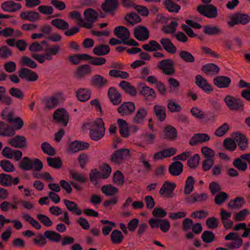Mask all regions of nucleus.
<instances>
[{
    "mask_svg": "<svg viewBox=\"0 0 250 250\" xmlns=\"http://www.w3.org/2000/svg\"><path fill=\"white\" fill-rule=\"evenodd\" d=\"M48 240L51 242L59 243L62 240V235L58 232L51 230H47L43 234L38 233L36 237L32 238V241L35 246L42 248L47 243Z\"/></svg>",
    "mask_w": 250,
    "mask_h": 250,
    "instance_id": "1",
    "label": "nucleus"
},
{
    "mask_svg": "<svg viewBox=\"0 0 250 250\" xmlns=\"http://www.w3.org/2000/svg\"><path fill=\"white\" fill-rule=\"evenodd\" d=\"M105 127L104 123L101 118H98L95 121L91 128L90 130L89 136L94 141H99L104 135Z\"/></svg>",
    "mask_w": 250,
    "mask_h": 250,
    "instance_id": "2",
    "label": "nucleus"
},
{
    "mask_svg": "<svg viewBox=\"0 0 250 250\" xmlns=\"http://www.w3.org/2000/svg\"><path fill=\"white\" fill-rule=\"evenodd\" d=\"M148 222L151 228H159L164 233L168 232L170 228V222L167 219L151 218Z\"/></svg>",
    "mask_w": 250,
    "mask_h": 250,
    "instance_id": "3",
    "label": "nucleus"
},
{
    "mask_svg": "<svg viewBox=\"0 0 250 250\" xmlns=\"http://www.w3.org/2000/svg\"><path fill=\"white\" fill-rule=\"evenodd\" d=\"M176 187L174 183L166 181L162 186L159 193L162 197L172 198L175 196L174 190Z\"/></svg>",
    "mask_w": 250,
    "mask_h": 250,
    "instance_id": "4",
    "label": "nucleus"
},
{
    "mask_svg": "<svg viewBox=\"0 0 250 250\" xmlns=\"http://www.w3.org/2000/svg\"><path fill=\"white\" fill-rule=\"evenodd\" d=\"M227 106L230 110H239L243 108V100L240 98H235L230 95H227L224 99Z\"/></svg>",
    "mask_w": 250,
    "mask_h": 250,
    "instance_id": "5",
    "label": "nucleus"
},
{
    "mask_svg": "<svg viewBox=\"0 0 250 250\" xmlns=\"http://www.w3.org/2000/svg\"><path fill=\"white\" fill-rule=\"evenodd\" d=\"M75 22L80 26L91 29L98 17H71Z\"/></svg>",
    "mask_w": 250,
    "mask_h": 250,
    "instance_id": "6",
    "label": "nucleus"
},
{
    "mask_svg": "<svg viewBox=\"0 0 250 250\" xmlns=\"http://www.w3.org/2000/svg\"><path fill=\"white\" fill-rule=\"evenodd\" d=\"M174 62L171 59H165L159 62L158 68L167 75H172L175 72Z\"/></svg>",
    "mask_w": 250,
    "mask_h": 250,
    "instance_id": "7",
    "label": "nucleus"
},
{
    "mask_svg": "<svg viewBox=\"0 0 250 250\" xmlns=\"http://www.w3.org/2000/svg\"><path fill=\"white\" fill-rule=\"evenodd\" d=\"M2 155L6 158L11 159L14 158L16 161H19L21 159L22 153L18 149H14L8 146L4 147L1 152Z\"/></svg>",
    "mask_w": 250,
    "mask_h": 250,
    "instance_id": "8",
    "label": "nucleus"
},
{
    "mask_svg": "<svg viewBox=\"0 0 250 250\" xmlns=\"http://www.w3.org/2000/svg\"><path fill=\"white\" fill-rule=\"evenodd\" d=\"M118 7V0H104V2L102 5L103 10L108 14H114Z\"/></svg>",
    "mask_w": 250,
    "mask_h": 250,
    "instance_id": "9",
    "label": "nucleus"
},
{
    "mask_svg": "<svg viewBox=\"0 0 250 250\" xmlns=\"http://www.w3.org/2000/svg\"><path fill=\"white\" fill-rule=\"evenodd\" d=\"M197 11L202 16H217L218 10L212 4L200 5L197 7Z\"/></svg>",
    "mask_w": 250,
    "mask_h": 250,
    "instance_id": "10",
    "label": "nucleus"
},
{
    "mask_svg": "<svg viewBox=\"0 0 250 250\" xmlns=\"http://www.w3.org/2000/svg\"><path fill=\"white\" fill-rule=\"evenodd\" d=\"M53 118L63 126H66L68 122L69 115L63 108H59L54 112Z\"/></svg>",
    "mask_w": 250,
    "mask_h": 250,
    "instance_id": "11",
    "label": "nucleus"
},
{
    "mask_svg": "<svg viewBox=\"0 0 250 250\" xmlns=\"http://www.w3.org/2000/svg\"><path fill=\"white\" fill-rule=\"evenodd\" d=\"M139 90L140 93L146 100H153L156 97V93L152 88L145 85L144 83H141L139 85Z\"/></svg>",
    "mask_w": 250,
    "mask_h": 250,
    "instance_id": "12",
    "label": "nucleus"
},
{
    "mask_svg": "<svg viewBox=\"0 0 250 250\" xmlns=\"http://www.w3.org/2000/svg\"><path fill=\"white\" fill-rule=\"evenodd\" d=\"M135 106L131 102L124 103L118 108V112L122 116L129 115L132 114L135 111Z\"/></svg>",
    "mask_w": 250,
    "mask_h": 250,
    "instance_id": "13",
    "label": "nucleus"
},
{
    "mask_svg": "<svg viewBox=\"0 0 250 250\" xmlns=\"http://www.w3.org/2000/svg\"><path fill=\"white\" fill-rule=\"evenodd\" d=\"M1 7L5 12L14 13L20 10L21 8V5L12 0H8L2 3Z\"/></svg>",
    "mask_w": 250,
    "mask_h": 250,
    "instance_id": "14",
    "label": "nucleus"
},
{
    "mask_svg": "<svg viewBox=\"0 0 250 250\" xmlns=\"http://www.w3.org/2000/svg\"><path fill=\"white\" fill-rule=\"evenodd\" d=\"M128 153L129 150L126 148L119 149L111 155L110 160L115 163H120L128 155Z\"/></svg>",
    "mask_w": 250,
    "mask_h": 250,
    "instance_id": "15",
    "label": "nucleus"
},
{
    "mask_svg": "<svg viewBox=\"0 0 250 250\" xmlns=\"http://www.w3.org/2000/svg\"><path fill=\"white\" fill-rule=\"evenodd\" d=\"M210 136L206 133H195L189 141V144L191 146H196L199 143H203L208 141Z\"/></svg>",
    "mask_w": 250,
    "mask_h": 250,
    "instance_id": "16",
    "label": "nucleus"
},
{
    "mask_svg": "<svg viewBox=\"0 0 250 250\" xmlns=\"http://www.w3.org/2000/svg\"><path fill=\"white\" fill-rule=\"evenodd\" d=\"M19 73V76L21 79H25L30 82L35 81L38 78V76L36 73L26 68H22Z\"/></svg>",
    "mask_w": 250,
    "mask_h": 250,
    "instance_id": "17",
    "label": "nucleus"
},
{
    "mask_svg": "<svg viewBox=\"0 0 250 250\" xmlns=\"http://www.w3.org/2000/svg\"><path fill=\"white\" fill-rule=\"evenodd\" d=\"M8 143L13 147L22 148L26 145V139L23 136L17 135L9 139Z\"/></svg>",
    "mask_w": 250,
    "mask_h": 250,
    "instance_id": "18",
    "label": "nucleus"
},
{
    "mask_svg": "<svg viewBox=\"0 0 250 250\" xmlns=\"http://www.w3.org/2000/svg\"><path fill=\"white\" fill-rule=\"evenodd\" d=\"M134 35L138 40L144 41L149 38V32L146 27L141 26L135 29Z\"/></svg>",
    "mask_w": 250,
    "mask_h": 250,
    "instance_id": "19",
    "label": "nucleus"
},
{
    "mask_svg": "<svg viewBox=\"0 0 250 250\" xmlns=\"http://www.w3.org/2000/svg\"><path fill=\"white\" fill-rule=\"evenodd\" d=\"M195 83L197 86L206 93H209L212 90V88L207 80L201 75H198L195 77Z\"/></svg>",
    "mask_w": 250,
    "mask_h": 250,
    "instance_id": "20",
    "label": "nucleus"
},
{
    "mask_svg": "<svg viewBox=\"0 0 250 250\" xmlns=\"http://www.w3.org/2000/svg\"><path fill=\"white\" fill-rule=\"evenodd\" d=\"M108 96L113 104L118 105L121 103V95L115 88L111 87L109 88Z\"/></svg>",
    "mask_w": 250,
    "mask_h": 250,
    "instance_id": "21",
    "label": "nucleus"
},
{
    "mask_svg": "<svg viewBox=\"0 0 250 250\" xmlns=\"http://www.w3.org/2000/svg\"><path fill=\"white\" fill-rule=\"evenodd\" d=\"M16 132L11 126L0 121V135L3 136H13Z\"/></svg>",
    "mask_w": 250,
    "mask_h": 250,
    "instance_id": "22",
    "label": "nucleus"
},
{
    "mask_svg": "<svg viewBox=\"0 0 250 250\" xmlns=\"http://www.w3.org/2000/svg\"><path fill=\"white\" fill-rule=\"evenodd\" d=\"M213 82L214 84L219 88H227L229 86L231 80L228 77L221 76L215 77Z\"/></svg>",
    "mask_w": 250,
    "mask_h": 250,
    "instance_id": "23",
    "label": "nucleus"
},
{
    "mask_svg": "<svg viewBox=\"0 0 250 250\" xmlns=\"http://www.w3.org/2000/svg\"><path fill=\"white\" fill-rule=\"evenodd\" d=\"M183 170V165L179 161H175L171 164L168 168L169 172L173 176H178Z\"/></svg>",
    "mask_w": 250,
    "mask_h": 250,
    "instance_id": "24",
    "label": "nucleus"
},
{
    "mask_svg": "<svg viewBox=\"0 0 250 250\" xmlns=\"http://www.w3.org/2000/svg\"><path fill=\"white\" fill-rule=\"evenodd\" d=\"M115 35L118 38L128 40L130 37V33L127 28L123 26H118L114 30Z\"/></svg>",
    "mask_w": 250,
    "mask_h": 250,
    "instance_id": "25",
    "label": "nucleus"
},
{
    "mask_svg": "<svg viewBox=\"0 0 250 250\" xmlns=\"http://www.w3.org/2000/svg\"><path fill=\"white\" fill-rule=\"evenodd\" d=\"M160 42L163 48L167 52L174 54L176 51L175 46L168 38H162Z\"/></svg>",
    "mask_w": 250,
    "mask_h": 250,
    "instance_id": "26",
    "label": "nucleus"
},
{
    "mask_svg": "<svg viewBox=\"0 0 250 250\" xmlns=\"http://www.w3.org/2000/svg\"><path fill=\"white\" fill-rule=\"evenodd\" d=\"M147 114V110L144 107H140L137 110L135 116L133 118V121L134 123L137 124H143Z\"/></svg>",
    "mask_w": 250,
    "mask_h": 250,
    "instance_id": "27",
    "label": "nucleus"
},
{
    "mask_svg": "<svg viewBox=\"0 0 250 250\" xmlns=\"http://www.w3.org/2000/svg\"><path fill=\"white\" fill-rule=\"evenodd\" d=\"M108 80L101 75L96 74L91 79L93 85L99 88H103L108 83Z\"/></svg>",
    "mask_w": 250,
    "mask_h": 250,
    "instance_id": "28",
    "label": "nucleus"
},
{
    "mask_svg": "<svg viewBox=\"0 0 250 250\" xmlns=\"http://www.w3.org/2000/svg\"><path fill=\"white\" fill-rule=\"evenodd\" d=\"M110 50V47L108 45L101 44L94 47L93 52L94 54L101 56L108 54Z\"/></svg>",
    "mask_w": 250,
    "mask_h": 250,
    "instance_id": "29",
    "label": "nucleus"
},
{
    "mask_svg": "<svg viewBox=\"0 0 250 250\" xmlns=\"http://www.w3.org/2000/svg\"><path fill=\"white\" fill-rule=\"evenodd\" d=\"M119 86L124 90L125 92L131 95L135 96L137 94V90L135 87L131 85L130 83L125 81H122Z\"/></svg>",
    "mask_w": 250,
    "mask_h": 250,
    "instance_id": "30",
    "label": "nucleus"
},
{
    "mask_svg": "<svg viewBox=\"0 0 250 250\" xmlns=\"http://www.w3.org/2000/svg\"><path fill=\"white\" fill-rule=\"evenodd\" d=\"M204 32L208 35H216L223 34V30L218 26L206 25L204 27Z\"/></svg>",
    "mask_w": 250,
    "mask_h": 250,
    "instance_id": "31",
    "label": "nucleus"
},
{
    "mask_svg": "<svg viewBox=\"0 0 250 250\" xmlns=\"http://www.w3.org/2000/svg\"><path fill=\"white\" fill-rule=\"evenodd\" d=\"M117 124L120 134L124 137H127L129 136V129L126 122L123 119H118Z\"/></svg>",
    "mask_w": 250,
    "mask_h": 250,
    "instance_id": "32",
    "label": "nucleus"
},
{
    "mask_svg": "<svg viewBox=\"0 0 250 250\" xmlns=\"http://www.w3.org/2000/svg\"><path fill=\"white\" fill-rule=\"evenodd\" d=\"M166 108L165 107L155 105L154 106V111L157 119L160 122H163L166 118Z\"/></svg>",
    "mask_w": 250,
    "mask_h": 250,
    "instance_id": "33",
    "label": "nucleus"
},
{
    "mask_svg": "<svg viewBox=\"0 0 250 250\" xmlns=\"http://www.w3.org/2000/svg\"><path fill=\"white\" fill-rule=\"evenodd\" d=\"M78 99L81 102H85L91 97L90 90L86 88H80L76 92Z\"/></svg>",
    "mask_w": 250,
    "mask_h": 250,
    "instance_id": "34",
    "label": "nucleus"
},
{
    "mask_svg": "<svg viewBox=\"0 0 250 250\" xmlns=\"http://www.w3.org/2000/svg\"><path fill=\"white\" fill-rule=\"evenodd\" d=\"M230 21L228 22V24L230 27H233L234 25L241 23L245 25L247 24L250 21V17H233Z\"/></svg>",
    "mask_w": 250,
    "mask_h": 250,
    "instance_id": "35",
    "label": "nucleus"
},
{
    "mask_svg": "<svg viewBox=\"0 0 250 250\" xmlns=\"http://www.w3.org/2000/svg\"><path fill=\"white\" fill-rule=\"evenodd\" d=\"M43 103L45 104V108L49 110L57 106L59 103V99L55 96H52L45 98Z\"/></svg>",
    "mask_w": 250,
    "mask_h": 250,
    "instance_id": "36",
    "label": "nucleus"
},
{
    "mask_svg": "<svg viewBox=\"0 0 250 250\" xmlns=\"http://www.w3.org/2000/svg\"><path fill=\"white\" fill-rule=\"evenodd\" d=\"M63 202L67 208L70 211L75 212L77 215H80L82 214V211L79 208L78 205L74 202L67 199H64Z\"/></svg>",
    "mask_w": 250,
    "mask_h": 250,
    "instance_id": "37",
    "label": "nucleus"
},
{
    "mask_svg": "<svg viewBox=\"0 0 250 250\" xmlns=\"http://www.w3.org/2000/svg\"><path fill=\"white\" fill-rule=\"evenodd\" d=\"M164 133L166 138L171 140L175 139L177 135V131L176 128L170 125L165 127Z\"/></svg>",
    "mask_w": 250,
    "mask_h": 250,
    "instance_id": "38",
    "label": "nucleus"
},
{
    "mask_svg": "<svg viewBox=\"0 0 250 250\" xmlns=\"http://www.w3.org/2000/svg\"><path fill=\"white\" fill-rule=\"evenodd\" d=\"M6 89L3 86H0V102L7 105H10L13 103V99L8 95H5Z\"/></svg>",
    "mask_w": 250,
    "mask_h": 250,
    "instance_id": "39",
    "label": "nucleus"
},
{
    "mask_svg": "<svg viewBox=\"0 0 250 250\" xmlns=\"http://www.w3.org/2000/svg\"><path fill=\"white\" fill-rule=\"evenodd\" d=\"M164 3L166 9L171 13H177L181 8L180 5L173 2L172 0H165Z\"/></svg>",
    "mask_w": 250,
    "mask_h": 250,
    "instance_id": "40",
    "label": "nucleus"
},
{
    "mask_svg": "<svg viewBox=\"0 0 250 250\" xmlns=\"http://www.w3.org/2000/svg\"><path fill=\"white\" fill-rule=\"evenodd\" d=\"M202 70L206 74H208L210 73H213L215 75L219 72L220 68L216 64L209 63L204 65Z\"/></svg>",
    "mask_w": 250,
    "mask_h": 250,
    "instance_id": "41",
    "label": "nucleus"
},
{
    "mask_svg": "<svg viewBox=\"0 0 250 250\" xmlns=\"http://www.w3.org/2000/svg\"><path fill=\"white\" fill-rule=\"evenodd\" d=\"M19 167L24 171L33 169L31 159L28 157H24L19 164Z\"/></svg>",
    "mask_w": 250,
    "mask_h": 250,
    "instance_id": "42",
    "label": "nucleus"
},
{
    "mask_svg": "<svg viewBox=\"0 0 250 250\" xmlns=\"http://www.w3.org/2000/svg\"><path fill=\"white\" fill-rule=\"evenodd\" d=\"M51 24L59 29L62 30L67 29L69 27L67 22L61 19H56L52 20Z\"/></svg>",
    "mask_w": 250,
    "mask_h": 250,
    "instance_id": "43",
    "label": "nucleus"
},
{
    "mask_svg": "<svg viewBox=\"0 0 250 250\" xmlns=\"http://www.w3.org/2000/svg\"><path fill=\"white\" fill-rule=\"evenodd\" d=\"M236 142L241 150H245L247 147L248 141L246 137L242 134L238 133L235 137Z\"/></svg>",
    "mask_w": 250,
    "mask_h": 250,
    "instance_id": "44",
    "label": "nucleus"
},
{
    "mask_svg": "<svg viewBox=\"0 0 250 250\" xmlns=\"http://www.w3.org/2000/svg\"><path fill=\"white\" fill-rule=\"evenodd\" d=\"M92 71L91 67L88 64H83L80 66L77 69L76 73L78 77H82L89 74Z\"/></svg>",
    "mask_w": 250,
    "mask_h": 250,
    "instance_id": "45",
    "label": "nucleus"
},
{
    "mask_svg": "<svg viewBox=\"0 0 250 250\" xmlns=\"http://www.w3.org/2000/svg\"><path fill=\"white\" fill-rule=\"evenodd\" d=\"M110 237L113 243L120 244L122 242L124 236L120 230L114 229L111 232Z\"/></svg>",
    "mask_w": 250,
    "mask_h": 250,
    "instance_id": "46",
    "label": "nucleus"
},
{
    "mask_svg": "<svg viewBox=\"0 0 250 250\" xmlns=\"http://www.w3.org/2000/svg\"><path fill=\"white\" fill-rule=\"evenodd\" d=\"M101 190L106 196H112L118 192V188L111 185L103 186Z\"/></svg>",
    "mask_w": 250,
    "mask_h": 250,
    "instance_id": "47",
    "label": "nucleus"
},
{
    "mask_svg": "<svg viewBox=\"0 0 250 250\" xmlns=\"http://www.w3.org/2000/svg\"><path fill=\"white\" fill-rule=\"evenodd\" d=\"M12 177L10 174L2 173L0 174V184L3 187L12 185Z\"/></svg>",
    "mask_w": 250,
    "mask_h": 250,
    "instance_id": "48",
    "label": "nucleus"
},
{
    "mask_svg": "<svg viewBox=\"0 0 250 250\" xmlns=\"http://www.w3.org/2000/svg\"><path fill=\"white\" fill-rule=\"evenodd\" d=\"M245 201L243 198L237 197L233 200H231L228 204V207L229 208L236 209L241 207V204H244Z\"/></svg>",
    "mask_w": 250,
    "mask_h": 250,
    "instance_id": "49",
    "label": "nucleus"
},
{
    "mask_svg": "<svg viewBox=\"0 0 250 250\" xmlns=\"http://www.w3.org/2000/svg\"><path fill=\"white\" fill-rule=\"evenodd\" d=\"M179 56L186 62L192 63L195 61L194 57L191 54V53L187 51H181L179 53Z\"/></svg>",
    "mask_w": 250,
    "mask_h": 250,
    "instance_id": "50",
    "label": "nucleus"
},
{
    "mask_svg": "<svg viewBox=\"0 0 250 250\" xmlns=\"http://www.w3.org/2000/svg\"><path fill=\"white\" fill-rule=\"evenodd\" d=\"M194 180L192 176H189L188 177L184 188V193L185 194H190L193 190V185Z\"/></svg>",
    "mask_w": 250,
    "mask_h": 250,
    "instance_id": "51",
    "label": "nucleus"
},
{
    "mask_svg": "<svg viewBox=\"0 0 250 250\" xmlns=\"http://www.w3.org/2000/svg\"><path fill=\"white\" fill-rule=\"evenodd\" d=\"M31 56L41 63H44L45 60L50 61L52 60V57L50 54L46 53L41 54H32Z\"/></svg>",
    "mask_w": 250,
    "mask_h": 250,
    "instance_id": "52",
    "label": "nucleus"
},
{
    "mask_svg": "<svg viewBox=\"0 0 250 250\" xmlns=\"http://www.w3.org/2000/svg\"><path fill=\"white\" fill-rule=\"evenodd\" d=\"M48 165L53 168L59 169L62 166V161L59 158L47 157Z\"/></svg>",
    "mask_w": 250,
    "mask_h": 250,
    "instance_id": "53",
    "label": "nucleus"
},
{
    "mask_svg": "<svg viewBox=\"0 0 250 250\" xmlns=\"http://www.w3.org/2000/svg\"><path fill=\"white\" fill-rule=\"evenodd\" d=\"M0 166L4 171L7 172H13L15 170L13 164L8 160H2L0 161Z\"/></svg>",
    "mask_w": 250,
    "mask_h": 250,
    "instance_id": "54",
    "label": "nucleus"
},
{
    "mask_svg": "<svg viewBox=\"0 0 250 250\" xmlns=\"http://www.w3.org/2000/svg\"><path fill=\"white\" fill-rule=\"evenodd\" d=\"M70 175L74 180L79 183H85L88 181V179L86 177L77 172L71 171L70 172Z\"/></svg>",
    "mask_w": 250,
    "mask_h": 250,
    "instance_id": "55",
    "label": "nucleus"
},
{
    "mask_svg": "<svg viewBox=\"0 0 250 250\" xmlns=\"http://www.w3.org/2000/svg\"><path fill=\"white\" fill-rule=\"evenodd\" d=\"M178 23L176 21H172L169 24L166 25L163 27V31L167 34L174 33L176 30Z\"/></svg>",
    "mask_w": 250,
    "mask_h": 250,
    "instance_id": "56",
    "label": "nucleus"
},
{
    "mask_svg": "<svg viewBox=\"0 0 250 250\" xmlns=\"http://www.w3.org/2000/svg\"><path fill=\"white\" fill-rule=\"evenodd\" d=\"M233 165L239 170L242 171H245L248 168L247 164L240 158H235L233 162Z\"/></svg>",
    "mask_w": 250,
    "mask_h": 250,
    "instance_id": "57",
    "label": "nucleus"
},
{
    "mask_svg": "<svg viewBox=\"0 0 250 250\" xmlns=\"http://www.w3.org/2000/svg\"><path fill=\"white\" fill-rule=\"evenodd\" d=\"M201 238L206 243H210L214 240L215 235L210 231L205 230L202 234Z\"/></svg>",
    "mask_w": 250,
    "mask_h": 250,
    "instance_id": "58",
    "label": "nucleus"
},
{
    "mask_svg": "<svg viewBox=\"0 0 250 250\" xmlns=\"http://www.w3.org/2000/svg\"><path fill=\"white\" fill-rule=\"evenodd\" d=\"M200 156L198 154H195L192 157L188 160V165L191 168H195L197 167L200 160Z\"/></svg>",
    "mask_w": 250,
    "mask_h": 250,
    "instance_id": "59",
    "label": "nucleus"
},
{
    "mask_svg": "<svg viewBox=\"0 0 250 250\" xmlns=\"http://www.w3.org/2000/svg\"><path fill=\"white\" fill-rule=\"evenodd\" d=\"M141 20V17H124V23L127 26H133Z\"/></svg>",
    "mask_w": 250,
    "mask_h": 250,
    "instance_id": "60",
    "label": "nucleus"
},
{
    "mask_svg": "<svg viewBox=\"0 0 250 250\" xmlns=\"http://www.w3.org/2000/svg\"><path fill=\"white\" fill-rule=\"evenodd\" d=\"M41 148L44 153L48 155L53 156L55 154L54 148L47 142H44L42 144Z\"/></svg>",
    "mask_w": 250,
    "mask_h": 250,
    "instance_id": "61",
    "label": "nucleus"
},
{
    "mask_svg": "<svg viewBox=\"0 0 250 250\" xmlns=\"http://www.w3.org/2000/svg\"><path fill=\"white\" fill-rule=\"evenodd\" d=\"M228 198V195L225 192H220L215 196L214 202L216 204L220 205L224 203Z\"/></svg>",
    "mask_w": 250,
    "mask_h": 250,
    "instance_id": "62",
    "label": "nucleus"
},
{
    "mask_svg": "<svg viewBox=\"0 0 250 250\" xmlns=\"http://www.w3.org/2000/svg\"><path fill=\"white\" fill-rule=\"evenodd\" d=\"M100 178H102L101 172L97 169H92L89 174L90 181L93 184H96L97 183V180Z\"/></svg>",
    "mask_w": 250,
    "mask_h": 250,
    "instance_id": "63",
    "label": "nucleus"
},
{
    "mask_svg": "<svg viewBox=\"0 0 250 250\" xmlns=\"http://www.w3.org/2000/svg\"><path fill=\"white\" fill-rule=\"evenodd\" d=\"M243 244L242 239H237L231 242L227 243L225 246L230 250L236 249L240 248Z\"/></svg>",
    "mask_w": 250,
    "mask_h": 250,
    "instance_id": "64",
    "label": "nucleus"
}]
</instances>
